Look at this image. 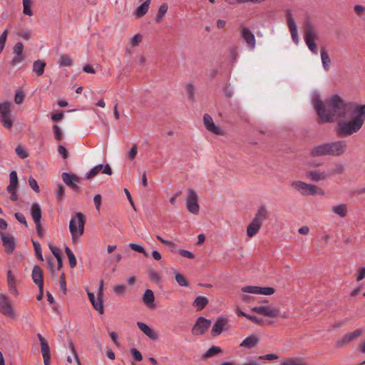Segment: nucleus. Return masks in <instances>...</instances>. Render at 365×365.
Segmentation results:
<instances>
[{"mask_svg":"<svg viewBox=\"0 0 365 365\" xmlns=\"http://www.w3.org/2000/svg\"><path fill=\"white\" fill-rule=\"evenodd\" d=\"M60 287L63 293L66 292V277L65 274L62 273L60 276Z\"/></svg>","mask_w":365,"mask_h":365,"instance_id":"57","label":"nucleus"},{"mask_svg":"<svg viewBox=\"0 0 365 365\" xmlns=\"http://www.w3.org/2000/svg\"><path fill=\"white\" fill-rule=\"evenodd\" d=\"M29 184L31 189L34 190L36 192L38 193L40 192V189L36 180L32 177L29 178Z\"/></svg>","mask_w":365,"mask_h":365,"instance_id":"51","label":"nucleus"},{"mask_svg":"<svg viewBox=\"0 0 365 365\" xmlns=\"http://www.w3.org/2000/svg\"><path fill=\"white\" fill-rule=\"evenodd\" d=\"M282 365H306V364L302 363L297 359H289L284 361Z\"/></svg>","mask_w":365,"mask_h":365,"instance_id":"58","label":"nucleus"},{"mask_svg":"<svg viewBox=\"0 0 365 365\" xmlns=\"http://www.w3.org/2000/svg\"><path fill=\"white\" fill-rule=\"evenodd\" d=\"M31 0H23V13L29 16H33V11L31 10Z\"/></svg>","mask_w":365,"mask_h":365,"instance_id":"36","label":"nucleus"},{"mask_svg":"<svg viewBox=\"0 0 365 365\" xmlns=\"http://www.w3.org/2000/svg\"><path fill=\"white\" fill-rule=\"evenodd\" d=\"M186 205L188 211L190 213L195 215L198 214L200 206L197 202V195L196 192L192 189H189L188 190V196L186 200Z\"/></svg>","mask_w":365,"mask_h":365,"instance_id":"9","label":"nucleus"},{"mask_svg":"<svg viewBox=\"0 0 365 365\" xmlns=\"http://www.w3.org/2000/svg\"><path fill=\"white\" fill-rule=\"evenodd\" d=\"M269 217V212L263 205L258 207L254 218L247 227V236L253 237L259 231L262 223Z\"/></svg>","mask_w":365,"mask_h":365,"instance_id":"2","label":"nucleus"},{"mask_svg":"<svg viewBox=\"0 0 365 365\" xmlns=\"http://www.w3.org/2000/svg\"><path fill=\"white\" fill-rule=\"evenodd\" d=\"M0 237L2 240L3 245L5 248L6 252L9 255L11 254L16 247V243L14 237L9 234H6L4 232H0Z\"/></svg>","mask_w":365,"mask_h":365,"instance_id":"16","label":"nucleus"},{"mask_svg":"<svg viewBox=\"0 0 365 365\" xmlns=\"http://www.w3.org/2000/svg\"><path fill=\"white\" fill-rule=\"evenodd\" d=\"M175 278L177 283L181 287H188L189 284L186 278L178 272H175Z\"/></svg>","mask_w":365,"mask_h":365,"instance_id":"37","label":"nucleus"},{"mask_svg":"<svg viewBox=\"0 0 365 365\" xmlns=\"http://www.w3.org/2000/svg\"><path fill=\"white\" fill-rule=\"evenodd\" d=\"M9 31L7 29L4 30L1 35L0 36V53L4 48L5 43L6 42L7 36H8Z\"/></svg>","mask_w":365,"mask_h":365,"instance_id":"46","label":"nucleus"},{"mask_svg":"<svg viewBox=\"0 0 365 365\" xmlns=\"http://www.w3.org/2000/svg\"><path fill=\"white\" fill-rule=\"evenodd\" d=\"M58 153L62 156L63 159H66L68 158V152L66 148L63 145H58Z\"/></svg>","mask_w":365,"mask_h":365,"instance_id":"62","label":"nucleus"},{"mask_svg":"<svg viewBox=\"0 0 365 365\" xmlns=\"http://www.w3.org/2000/svg\"><path fill=\"white\" fill-rule=\"evenodd\" d=\"M126 289V287L123 284H118L113 287V292L117 295H122L125 292V290Z\"/></svg>","mask_w":365,"mask_h":365,"instance_id":"52","label":"nucleus"},{"mask_svg":"<svg viewBox=\"0 0 365 365\" xmlns=\"http://www.w3.org/2000/svg\"><path fill=\"white\" fill-rule=\"evenodd\" d=\"M142 40V36L140 34H138L136 35H135L132 38H131V41H130V44L133 46H137L139 45V43H140Z\"/></svg>","mask_w":365,"mask_h":365,"instance_id":"56","label":"nucleus"},{"mask_svg":"<svg viewBox=\"0 0 365 365\" xmlns=\"http://www.w3.org/2000/svg\"><path fill=\"white\" fill-rule=\"evenodd\" d=\"M291 186L302 195H324V191L322 188L314 184H308L300 180L292 182Z\"/></svg>","mask_w":365,"mask_h":365,"instance_id":"4","label":"nucleus"},{"mask_svg":"<svg viewBox=\"0 0 365 365\" xmlns=\"http://www.w3.org/2000/svg\"><path fill=\"white\" fill-rule=\"evenodd\" d=\"M130 354L137 361H140L143 359L141 353L135 348L130 349Z\"/></svg>","mask_w":365,"mask_h":365,"instance_id":"53","label":"nucleus"},{"mask_svg":"<svg viewBox=\"0 0 365 365\" xmlns=\"http://www.w3.org/2000/svg\"><path fill=\"white\" fill-rule=\"evenodd\" d=\"M168 5L166 4H163L162 5H160L159 9H158V14L155 17V20L156 21L158 22H160L161 21V20L163 19V16H165V14H166V12L168 11Z\"/></svg>","mask_w":365,"mask_h":365,"instance_id":"39","label":"nucleus"},{"mask_svg":"<svg viewBox=\"0 0 365 365\" xmlns=\"http://www.w3.org/2000/svg\"><path fill=\"white\" fill-rule=\"evenodd\" d=\"M87 294L93 308L101 314H103L104 308L102 297H98V298L96 299L95 295L91 292H88Z\"/></svg>","mask_w":365,"mask_h":365,"instance_id":"24","label":"nucleus"},{"mask_svg":"<svg viewBox=\"0 0 365 365\" xmlns=\"http://www.w3.org/2000/svg\"><path fill=\"white\" fill-rule=\"evenodd\" d=\"M252 311L259 314L264 317L275 318L280 314L279 309L272 305H260L253 307Z\"/></svg>","mask_w":365,"mask_h":365,"instance_id":"7","label":"nucleus"},{"mask_svg":"<svg viewBox=\"0 0 365 365\" xmlns=\"http://www.w3.org/2000/svg\"><path fill=\"white\" fill-rule=\"evenodd\" d=\"M86 220L81 212H77L73 215L69 223V230L72 237V240L76 241L84 232Z\"/></svg>","mask_w":365,"mask_h":365,"instance_id":"3","label":"nucleus"},{"mask_svg":"<svg viewBox=\"0 0 365 365\" xmlns=\"http://www.w3.org/2000/svg\"><path fill=\"white\" fill-rule=\"evenodd\" d=\"M15 217L19 222L24 225L26 227L27 226V222L24 214L21 212H16L15 214Z\"/></svg>","mask_w":365,"mask_h":365,"instance_id":"59","label":"nucleus"},{"mask_svg":"<svg viewBox=\"0 0 365 365\" xmlns=\"http://www.w3.org/2000/svg\"><path fill=\"white\" fill-rule=\"evenodd\" d=\"M285 16L287 19V26L289 27L292 39L295 44H298L299 38L298 35L297 26L292 16V12L290 9H287L285 11Z\"/></svg>","mask_w":365,"mask_h":365,"instance_id":"8","label":"nucleus"},{"mask_svg":"<svg viewBox=\"0 0 365 365\" xmlns=\"http://www.w3.org/2000/svg\"><path fill=\"white\" fill-rule=\"evenodd\" d=\"M53 128L55 138L57 140H61L62 138V136H63L61 128L57 125H54Z\"/></svg>","mask_w":365,"mask_h":365,"instance_id":"54","label":"nucleus"},{"mask_svg":"<svg viewBox=\"0 0 365 365\" xmlns=\"http://www.w3.org/2000/svg\"><path fill=\"white\" fill-rule=\"evenodd\" d=\"M307 47L309 48V51L314 55L318 54V49L317 46L315 43V41H305Z\"/></svg>","mask_w":365,"mask_h":365,"instance_id":"50","label":"nucleus"},{"mask_svg":"<svg viewBox=\"0 0 365 365\" xmlns=\"http://www.w3.org/2000/svg\"><path fill=\"white\" fill-rule=\"evenodd\" d=\"M137 326L150 339L156 340L158 339L157 333L145 323L138 322Z\"/></svg>","mask_w":365,"mask_h":365,"instance_id":"25","label":"nucleus"},{"mask_svg":"<svg viewBox=\"0 0 365 365\" xmlns=\"http://www.w3.org/2000/svg\"><path fill=\"white\" fill-rule=\"evenodd\" d=\"M211 324V321L202 317L197 319L192 329V333L195 335L203 334Z\"/></svg>","mask_w":365,"mask_h":365,"instance_id":"12","label":"nucleus"},{"mask_svg":"<svg viewBox=\"0 0 365 365\" xmlns=\"http://www.w3.org/2000/svg\"><path fill=\"white\" fill-rule=\"evenodd\" d=\"M208 304V299L205 297H197L193 302V306H195L197 310L203 309L207 304Z\"/></svg>","mask_w":365,"mask_h":365,"instance_id":"32","label":"nucleus"},{"mask_svg":"<svg viewBox=\"0 0 365 365\" xmlns=\"http://www.w3.org/2000/svg\"><path fill=\"white\" fill-rule=\"evenodd\" d=\"M306 176L309 180L314 182H319L324 181L330 178V174H328L327 172H320L319 170H309L306 173Z\"/></svg>","mask_w":365,"mask_h":365,"instance_id":"20","label":"nucleus"},{"mask_svg":"<svg viewBox=\"0 0 365 365\" xmlns=\"http://www.w3.org/2000/svg\"><path fill=\"white\" fill-rule=\"evenodd\" d=\"M241 291L245 293H251L257 294L272 295L275 289L272 287H260L257 286H245L242 287Z\"/></svg>","mask_w":365,"mask_h":365,"instance_id":"13","label":"nucleus"},{"mask_svg":"<svg viewBox=\"0 0 365 365\" xmlns=\"http://www.w3.org/2000/svg\"><path fill=\"white\" fill-rule=\"evenodd\" d=\"M24 51V45L21 42H17L13 48V52L16 56H22Z\"/></svg>","mask_w":365,"mask_h":365,"instance_id":"48","label":"nucleus"},{"mask_svg":"<svg viewBox=\"0 0 365 365\" xmlns=\"http://www.w3.org/2000/svg\"><path fill=\"white\" fill-rule=\"evenodd\" d=\"M41 351L42 356H51L50 347L48 342L42 343L41 344Z\"/></svg>","mask_w":365,"mask_h":365,"instance_id":"49","label":"nucleus"},{"mask_svg":"<svg viewBox=\"0 0 365 365\" xmlns=\"http://www.w3.org/2000/svg\"><path fill=\"white\" fill-rule=\"evenodd\" d=\"M18 36L24 40H29L31 38V32L28 30H23L18 33Z\"/></svg>","mask_w":365,"mask_h":365,"instance_id":"61","label":"nucleus"},{"mask_svg":"<svg viewBox=\"0 0 365 365\" xmlns=\"http://www.w3.org/2000/svg\"><path fill=\"white\" fill-rule=\"evenodd\" d=\"M16 153L22 159L26 158L29 156L27 150L21 145H18L16 148Z\"/></svg>","mask_w":365,"mask_h":365,"instance_id":"47","label":"nucleus"},{"mask_svg":"<svg viewBox=\"0 0 365 365\" xmlns=\"http://www.w3.org/2000/svg\"><path fill=\"white\" fill-rule=\"evenodd\" d=\"M222 352V349L219 346H212L202 356V358H210L216 354Z\"/></svg>","mask_w":365,"mask_h":365,"instance_id":"35","label":"nucleus"},{"mask_svg":"<svg viewBox=\"0 0 365 365\" xmlns=\"http://www.w3.org/2000/svg\"><path fill=\"white\" fill-rule=\"evenodd\" d=\"M58 65L60 66H71L72 60L68 55H61L58 60Z\"/></svg>","mask_w":365,"mask_h":365,"instance_id":"40","label":"nucleus"},{"mask_svg":"<svg viewBox=\"0 0 365 365\" xmlns=\"http://www.w3.org/2000/svg\"><path fill=\"white\" fill-rule=\"evenodd\" d=\"M344 171V168L342 164H336L334 167L329 171L327 172L328 174H330V177L334 175H339L342 174Z\"/></svg>","mask_w":365,"mask_h":365,"instance_id":"41","label":"nucleus"},{"mask_svg":"<svg viewBox=\"0 0 365 365\" xmlns=\"http://www.w3.org/2000/svg\"><path fill=\"white\" fill-rule=\"evenodd\" d=\"M93 201L96 210L99 211L101 205V195L100 194L95 195L93 197Z\"/></svg>","mask_w":365,"mask_h":365,"instance_id":"60","label":"nucleus"},{"mask_svg":"<svg viewBox=\"0 0 365 365\" xmlns=\"http://www.w3.org/2000/svg\"><path fill=\"white\" fill-rule=\"evenodd\" d=\"M64 193L65 190L64 187L61 184H58L57 187V190L56 191V197L57 201L60 202L62 201L64 199Z\"/></svg>","mask_w":365,"mask_h":365,"instance_id":"42","label":"nucleus"},{"mask_svg":"<svg viewBox=\"0 0 365 365\" xmlns=\"http://www.w3.org/2000/svg\"><path fill=\"white\" fill-rule=\"evenodd\" d=\"M45 67V62L41 60H37L34 62L32 70L38 76H41L44 72Z\"/></svg>","mask_w":365,"mask_h":365,"instance_id":"30","label":"nucleus"},{"mask_svg":"<svg viewBox=\"0 0 365 365\" xmlns=\"http://www.w3.org/2000/svg\"><path fill=\"white\" fill-rule=\"evenodd\" d=\"M331 212L340 217H345L347 215V205L344 203L339 204L331 207Z\"/></svg>","mask_w":365,"mask_h":365,"instance_id":"28","label":"nucleus"},{"mask_svg":"<svg viewBox=\"0 0 365 365\" xmlns=\"http://www.w3.org/2000/svg\"><path fill=\"white\" fill-rule=\"evenodd\" d=\"M10 183L6 187L8 192L11 194L10 198L12 201L18 200V195L16 193L18 185V176L16 171H11L9 174Z\"/></svg>","mask_w":365,"mask_h":365,"instance_id":"14","label":"nucleus"},{"mask_svg":"<svg viewBox=\"0 0 365 365\" xmlns=\"http://www.w3.org/2000/svg\"><path fill=\"white\" fill-rule=\"evenodd\" d=\"M314 108L322 123L333 122L335 117L344 118L351 114L350 120L338 123L336 133L339 137H347L361 130L365 122V104L355 105L345 103L338 95L333 96L326 105L316 96L313 99Z\"/></svg>","mask_w":365,"mask_h":365,"instance_id":"1","label":"nucleus"},{"mask_svg":"<svg viewBox=\"0 0 365 365\" xmlns=\"http://www.w3.org/2000/svg\"><path fill=\"white\" fill-rule=\"evenodd\" d=\"M32 243L34 247L35 253L36 257L40 259L41 261L43 260L42 254H41V245L39 242L32 240Z\"/></svg>","mask_w":365,"mask_h":365,"instance_id":"44","label":"nucleus"},{"mask_svg":"<svg viewBox=\"0 0 365 365\" xmlns=\"http://www.w3.org/2000/svg\"><path fill=\"white\" fill-rule=\"evenodd\" d=\"M11 103L5 101L0 103V122L2 125L8 129L13 126L14 121L10 117Z\"/></svg>","mask_w":365,"mask_h":365,"instance_id":"5","label":"nucleus"},{"mask_svg":"<svg viewBox=\"0 0 365 365\" xmlns=\"http://www.w3.org/2000/svg\"><path fill=\"white\" fill-rule=\"evenodd\" d=\"M103 169V165L99 164L98 165H96L93 168L91 169V170L86 174V177L87 179H91L96 175H97L100 172H101Z\"/></svg>","mask_w":365,"mask_h":365,"instance_id":"38","label":"nucleus"},{"mask_svg":"<svg viewBox=\"0 0 365 365\" xmlns=\"http://www.w3.org/2000/svg\"><path fill=\"white\" fill-rule=\"evenodd\" d=\"M365 278V267H361L358 271V275L356 277V281L359 282L361 281Z\"/></svg>","mask_w":365,"mask_h":365,"instance_id":"64","label":"nucleus"},{"mask_svg":"<svg viewBox=\"0 0 365 365\" xmlns=\"http://www.w3.org/2000/svg\"><path fill=\"white\" fill-rule=\"evenodd\" d=\"M178 252H179V254L183 257H186L188 259H193L195 257V255L192 252H191L188 250H186L180 249V250H179Z\"/></svg>","mask_w":365,"mask_h":365,"instance_id":"55","label":"nucleus"},{"mask_svg":"<svg viewBox=\"0 0 365 365\" xmlns=\"http://www.w3.org/2000/svg\"><path fill=\"white\" fill-rule=\"evenodd\" d=\"M321 59L324 69L327 71L329 70L331 59L328 53L326 51L324 48H322L321 50Z\"/></svg>","mask_w":365,"mask_h":365,"instance_id":"31","label":"nucleus"},{"mask_svg":"<svg viewBox=\"0 0 365 365\" xmlns=\"http://www.w3.org/2000/svg\"><path fill=\"white\" fill-rule=\"evenodd\" d=\"M31 277L34 282L38 286V287L42 289V287L43 286V272L39 266L35 265L33 267Z\"/></svg>","mask_w":365,"mask_h":365,"instance_id":"22","label":"nucleus"},{"mask_svg":"<svg viewBox=\"0 0 365 365\" xmlns=\"http://www.w3.org/2000/svg\"><path fill=\"white\" fill-rule=\"evenodd\" d=\"M155 296L153 292L149 289H146L143 296V302L145 304L149 305L150 304H153Z\"/></svg>","mask_w":365,"mask_h":365,"instance_id":"33","label":"nucleus"},{"mask_svg":"<svg viewBox=\"0 0 365 365\" xmlns=\"http://www.w3.org/2000/svg\"><path fill=\"white\" fill-rule=\"evenodd\" d=\"M65 252L68 256L70 267L74 268L77 264L74 254L68 247H66Z\"/></svg>","mask_w":365,"mask_h":365,"instance_id":"34","label":"nucleus"},{"mask_svg":"<svg viewBox=\"0 0 365 365\" xmlns=\"http://www.w3.org/2000/svg\"><path fill=\"white\" fill-rule=\"evenodd\" d=\"M241 36L247 43L248 47L250 49H253L255 47V37L251 31L244 26L240 27Z\"/></svg>","mask_w":365,"mask_h":365,"instance_id":"19","label":"nucleus"},{"mask_svg":"<svg viewBox=\"0 0 365 365\" xmlns=\"http://www.w3.org/2000/svg\"><path fill=\"white\" fill-rule=\"evenodd\" d=\"M0 312L10 317L15 316L11 301L2 293H0Z\"/></svg>","mask_w":365,"mask_h":365,"instance_id":"11","label":"nucleus"},{"mask_svg":"<svg viewBox=\"0 0 365 365\" xmlns=\"http://www.w3.org/2000/svg\"><path fill=\"white\" fill-rule=\"evenodd\" d=\"M203 123L207 130L210 132L222 135H223V131L219 127L216 126L213 122L212 118L208 115L205 114L203 116Z\"/></svg>","mask_w":365,"mask_h":365,"instance_id":"18","label":"nucleus"},{"mask_svg":"<svg viewBox=\"0 0 365 365\" xmlns=\"http://www.w3.org/2000/svg\"><path fill=\"white\" fill-rule=\"evenodd\" d=\"M151 0H146L141 5H140L135 11V15L138 18H141L143 16L145 15V14L148 12L150 2Z\"/></svg>","mask_w":365,"mask_h":365,"instance_id":"29","label":"nucleus"},{"mask_svg":"<svg viewBox=\"0 0 365 365\" xmlns=\"http://www.w3.org/2000/svg\"><path fill=\"white\" fill-rule=\"evenodd\" d=\"M329 144L324 143L313 147L310 150V154L313 157H319L323 155H329Z\"/></svg>","mask_w":365,"mask_h":365,"instance_id":"21","label":"nucleus"},{"mask_svg":"<svg viewBox=\"0 0 365 365\" xmlns=\"http://www.w3.org/2000/svg\"><path fill=\"white\" fill-rule=\"evenodd\" d=\"M362 333H363V331L360 329H357L351 333H349V334L344 335L341 339H339L336 342L335 346L336 348H341L346 344H348L352 341L356 340L357 338H359L362 334Z\"/></svg>","mask_w":365,"mask_h":365,"instance_id":"17","label":"nucleus"},{"mask_svg":"<svg viewBox=\"0 0 365 365\" xmlns=\"http://www.w3.org/2000/svg\"><path fill=\"white\" fill-rule=\"evenodd\" d=\"M259 339L257 336L250 335L245 338L240 344V347H245L247 349H252L257 345Z\"/></svg>","mask_w":365,"mask_h":365,"instance_id":"26","label":"nucleus"},{"mask_svg":"<svg viewBox=\"0 0 365 365\" xmlns=\"http://www.w3.org/2000/svg\"><path fill=\"white\" fill-rule=\"evenodd\" d=\"M24 98H25V94H24V91L21 89L17 90L16 91L15 96H14V102L16 104H21L24 101Z\"/></svg>","mask_w":365,"mask_h":365,"instance_id":"45","label":"nucleus"},{"mask_svg":"<svg viewBox=\"0 0 365 365\" xmlns=\"http://www.w3.org/2000/svg\"><path fill=\"white\" fill-rule=\"evenodd\" d=\"M226 324H227V319L225 318H224L222 317L217 318L212 328V330H211L212 335L214 336L220 335L222 333Z\"/></svg>","mask_w":365,"mask_h":365,"instance_id":"23","label":"nucleus"},{"mask_svg":"<svg viewBox=\"0 0 365 365\" xmlns=\"http://www.w3.org/2000/svg\"><path fill=\"white\" fill-rule=\"evenodd\" d=\"M129 247L134 251L138 252L143 254L145 257H148V253L145 251L143 247L137 245L135 243H130Z\"/></svg>","mask_w":365,"mask_h":365,"instance_id":"43","label":"nucleus"},{"mask_svg":"<svg viewBox=\"0 0 365 365\" xmlns=\"http://www.w3.org/2000/svg\"><path fill=\"white\" fill-rule=\"evenodd\" d=\"M49 248L56 258L61 257V250L58 247L51 245Z\"/></svg>","mask_w":365,"mask_h":365,"instance_id":"63","label":"nucleus"},{"mask_svg":"<svg viewBox=\"0 0 365 365\" xmlns=\"http://www.w3.org/2000/svg\"><path fill=\"white\" fill-rule=\"evenodd\" d=\"M61 178L63 182L69 187H71V189H72L74 192L80 191L78 183H79L81 178L78 176L73 173H63Z\"/></svg>","mask_w":365,"mask_h":365,"instance_id":"10","label":"nucleus"},{"mask_svg":"<svg viewBox=\"0 0 365 365\" xmlns=\"http://www.w3.org/2000/svg\"><path fill=\"white\" fill-rule=\"evenodd\" d=\"M31 215L33 218V220L34 223H38L41 221V209L40 205L34 202L31 205Z\"/></svg>","mask_w":365,"mask_h":365,"instance_id":"27","label":"nucleus"},{"mask_svg":"<svg viewBox=\"0 0 365 365\" xmlns=\"http://www.w3.org/2000/svg\"><path fill=\"white\" fill-rule=\"evenodd\" d=\"M303 34L304 41H315L319 38L317 31L309 18L303 22Z\"/></svg>","mask_w":365,"mask_h":365,"instance_id":"6","label":"nucleus"},{"mask_svg":"<svg viewBox=\"0 0 365 365\" xmlns=\"http://www.w3.org/2000/svg\"><path fill=\"white\" fill-rule=\"evenodd\" d=\"M329 149V155H341L346 150L347 144L344 140H338L328 143Z\"/></svg>","mask_w":365,"mask_h":365,"instance_id":"15","label":"nucleus"}]
</instances>
